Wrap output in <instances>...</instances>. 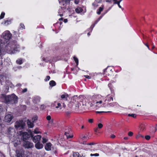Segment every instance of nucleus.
<instances>
[{
    "label": "nucleus",
    "instance_id": "obj_1",
    "mask_svg": "<svg viewBox=\"0 0 157 157\" xmlns=\"http://www.w3.org/2000/svg\"><path fill=\"white\" fill-rule=\"evenodd\" d=\"M3 97L5 100L4 102L6 104H13L17 102V97L14 94H12L11 95H8Z\"/></svg>",
    "mask_w": 157,
    "mask_h": 157
},
{
    "label": "nucleus",
    "instance_id": "obj_2",
    "mask_svg": "<svg viewBox=\"0 0 157 157\" xmlns=\"http://www.w3.org/2000/svg\"><path fill=\"white\" fill-rule=\"evenodd\" d=\"M25 124L22 120H19L17 121L15 123V127L16 128H20L22 129L24 128Z\"/></svg>",
    "mask_w": 157,
    "mask_h": 157
},
{
    "label": "nucleus",
    "instance_id": "obj_3",
    "mask_svg": "<svg viewBox=\"0 0 157 157\" xmlns=\"http://www.w3.org/2000/svg\"><path fill=\"white\" fill-rule=\"evenodd\" d=\"M30 136L33 142L34 143H38L40 142L41 138V136L39 135H37L34 136L32 132L30 133Z\"/></svg>",
    "mask_w": 157,
    "mask_h": 157
},
{
    "label": "nucleus",
    "instance_id": "obj_4",
    "mask_svg": "<svg viewBox=\"0 0 157 157\" xmlns=\"http://www.w3.org/2000/svg\"><path fill=\"white\" fill-rule=\"evenodd\" d=\"M68 95L67 94H64L62 95L61 96V98L62 99L65 98V99L60 100L61 102V103H62V102H63L62 103V106L64 108H65V107H66V105L63 102V101L64 100H65V101H67V98H68Z\"/></svg>",
    "mask_w": 157,
    "mask_h": 157
},
{
    "label": "nucleus",
    "instance_id": "obj_5",
    "mask_svg": "<svg viewBox=\"0 0 157 157\" xmlns=\"http://www.w3.org/2000/svg\"><path fill=\"white\" fill-rule=\"evenodd\" d=\"M13 118V116L11 114H7L5 117L4 120L5 122L9 123Z\"/></svg>",
    "mask_w": 157,
    "mask_h": 157
},
{
    "label": "nucleus",
    "instance_id": "obj_6",
    "mask_svg": "<svg viewBox=\"0 0 157 157\" xmlns=\"http://www.w3.org/2000/svg\"><path fill=\"white\" fill-rule=\"evenodd\" d=\"M24 146L25 148H31L33 147L34 145L33 143L29 141H25L24 143Z\"/></svg>",
    "mask_w": 157,
    "mask_h": 157
},
{
    "label": "nucleus",
    "instance_id": "obj_7",
    "mask_svg": "<svg viewBox=\"0 0 157 157\" xmlns=\"http://www.w3.org/2000/svg\"><path fill=\"white\" fill-rule=\"evenodd\" d=\"M21 134L22 135L21 139L24 141H25L30 137L29 135L26 132H23Z\"/></svg>",
    "mask_w": 157,
    "mask_h": 157
},
{
    "label": "nucleus",
    "instance_id": "obj_8",
    "mask_svg": "<svg viewBox=\"0 0 157 157\" xmlns=\"http://www.w3.org/2000/svg\"><path fill=\"white\" fill-rule=\"evenodd\" d=\"M2 36L4 39L6 40H9L11 37V34L9 32L7 31L5 33H3L2 34Z\"/></svg>",
    "mask_w": 157,
    "mask_h": 157
},
{
    "label": "nucleus",
    "instance_id": "obj_9",
    "mask_svg": "<svg viewBox=\"0 0 157 157\" xmlns=\"http://www.w3.org/2000/svg\"><path fill=\"white\" fill-rule=\"evenodd\" d=\"M35 146L36 149H42L43 147V145L42 144H41L40 142L37 143L35 144Z\"/></svg>",
    "mask_w": 157,
    "mask_h": 157
},
{
    "label": "nucleus",
    "instance_id": "obj_10",
    "mask_svg": "<svg viewBox=\"0 0 157 157\" xmlns=\"http://www.w3.org/2000/svg\"><path fill=\"white\" fill-rule=\"evenodd\" d=\"M51 144L50 143L46 144L45 147V149L47 151L50 150L51 149Z\"/></svg>",
    "mask_w": 157,
    "mask_h": 157
},
{
    "label": "nucleus",
    "instance_id": "obj_11",
    "mask_svg": "<svg viewBox=\"0 0 157 157\" xmlns=\"http://www.w3.org/2000/svg\"><path fill=\"white\" fill-rule=\"evenodd\" d=\"M17 157H22V153L21 151H16Z\"/></svg>",
    "mask_w": 157,
    "mask_h": 157
},
{
    "label": "nucleus",
    "instance_id": "obj_12",
    "mask_svg": "<svg viewBox=\"0 0 157 157\" xmlns=\"http://www.w3.org/2000/svg\"><path fill=\"white\" fill-rule=\"evenodd\" d=\"M40 98L39 97H36L34 98L33 100L34 103H37L39 102L40 101Z\"/></svg>",
    "mask_w": 157,
    "mask_h": 157
},
{
    "label": "nucleus",
    "instance_id": "obj_13",
    "mask_svg": "<svg viewBox=\"0 0 157 157\" xmlns=\"http://www.w3.org/2000/svg\"><path fill=\"white\" fill-rule=\"evenodd\" d=\"M27 124L28 127L30 128H32L34 126V124L32 122H31L30 121L28 120L27 121Z\"/></svg>",
    "mask_w": 157,
    "mask_h": 157
},
{
    "label": "nucleus",
    "instance_id": "obj_14",
    "mask_svg": "<svg viewBox=\"0 0 157 157\" xmlns=\"http://www.w3.org/2000/svg\"><path fill=\"white\" fill-rule=\"evenodd\" d=\"M82 9L80 7H78L75 10L76 12L78 13H79L82 11Z\"/></svg>",
    "mask_w": 157,
    "mask_h": 157
},
{
    "label": "nucleus",
    "instance_id": "obj_15",
    "mask_svg": "<svg viewBox=\"0 0 157 157\" xmlns=\"http://www.w3.org/2000/svg\"><path fill=\"white\" fill-rule=\"evenodd\" d=\"M56 108L57 109L59 108L60 109H62L63 107H62L61 103L60 102L58 103L57 104V106H56Z\"/></svg>",
    "mask_w": 157,
    "mask_h": 157
},
{
    "label": "nucleus",
    "instance_id": "obj_16",
    "mask_svg": "<svg viewBox=\"0 0 157 157\" xmlns=\"http://www.w3.org/2000/svg\"><path fill=\"white\" fill-rule=\"evenodd\" d=\"M49 84L51 86H53L56 85V82L52 80L50 82Z\"/></svg>",
    "mask_w": 157,
    "mask_h": 157
},
{
    "label": "nucleus",
    "instance_id": "obj_17",
    "mask_svg": "<svg viewBox=\"0 0 157 157\" xmlns=\"http://www.w3.org/2000/svg\"><path fill=\"white\" fill-rule=\"evenodd\" d=\"M16 62L17 63L19 64H21L22 63V59H20L17 60Z\"/></svg>",
    "mask_w": 157,
    "mask_h": 157
},
{
    "label": "nucleus",
    "instance_id": "obj_18",
    "mask_svg": "<svg viewBox=\"0 0 157 157\" xmlns=\"http://www.w3.org/2000/svg\"><path fill=\"white\" fill-rule=\"evenodd\" d=\"M73 156L74 157H81L79 153L77 152L74 153L73 154Z\"/></svg>",
    "mask_w": 157,
    "mask_h": 157
},
{
    "label": "nucleus",
    "instance_id": "obj_19",
    "mask_svg": "<svg viewBox=\"0 0 157 157\" xmlns=\"http://www.w3.org/2000/svg\"><path fill=\"white\" fill-rule=\"evenodd\" d=\"M103 8L101 7H100L99 9V11L97 12L98 14H100L101 13V11H102Z\"/></svg>",
    "mask_w": 157,
    "mask_h": 157
},
{
    "label": "nucleus",
    "instance_id": "obj_20",
    "mask_svg": "<svg viewBox=\"0 0 157 157\" xmlns=\"http://www.w3.org/2000/svg\"><path fill=\"white\" fill-rule=\"evenodd\" d=\"M48 141V140L46 139L43 137L42 138V142L43 144L47 142Z\"/></svg>",
    "mask_w": 157,
    "mask_h": 157
},
{
    "label": "nucleus",
    "instance_id": "obj_21",
    "mask_svg": "<svg viewBox=\"0 0 157 157\" xmlns=\"http://www.w3.org/2000/svg\"><path fill=\"white\" fill-rule=\"evenodd\" d=\"M73 58H74V59L77 65H78V59L77 58L75 57H73Z\"/></svg>",
    "mask_w": 157,
    "mask_h": 157
},
{
    "label": "nucleus",
    "instance_id": "obj_22",
    "mask_svg": "<svg viewBox=\"0 0 157 157\" xmlns=\"http://www.w3.org/2000/svg\"><path fill=\"white\" fill-rule=\"evenodd\" d=\"M37 116H35L33 117L32 118V121L33 122H34L37 119Z\"/></svg>",
    "mask_w": 157,
    "mask_h": 157
},
{
    "label": "nucleus",
    "instance_id": "obj_23",
    "mask_svg": "<svg viewBox=\"0 0 157 157\" xmlns=\"http://www.w3.org/2000/svg\"><path fill=\"white\" fill-rule=\"evenodd\" d=\"M38 129L37 128H36L34 130L33 132L36 134L39 133L40 132L39 131H38Z\"/></svg>",
    "mask_w": 157,
    "mask_h": 157
},
{
    "label": "nucleus",
    "instance_id": "obj_24",
    "mask_svg": "<svg viewBox=\"0 0 157 157\" xmlns=\"http://www.w3.org/2000/svg\"><path fill=\"white\" fill-rule=\"evenodd\" d=\"M128 116H131V117H132L134 118L136 117V114H129L128 115Z\"/></svg>",
    "mask_w": 157,
    "mask_h": 157
},
{
    "label": "nucleus",
    "instance_id": "obj_25",
    "mask_svg": "<svg viewBox=\"0 0 157 157\" xmlns=\"http://www.w3.org/2000/svg\"><path fill=\"white\" fill-rule=\"evenodd\" d=\"M5 15V13L4 12H2L0 18V19L3 18Z\"/></svg>",
    "mask_w": 157,
    "mask_h": 157
},
{
    "label": "nucleus",
    "instance_id": "obj_26",
    "mask_svg": "<svg viewBox=\"0 0 157 157\" xmlns=\"http://www.w3.org/2000/svg\"><path fill=\"white\" fill-rule=\"evenodd\" d=\"M75 109H78V108L79 107V105H78V103H77L75 105Z\"/></svg>",
    "mask_w": 157,
    "mask_h": 157
},
{
    "label": "nucleus",
    "instance_id": "obj_27",
    "mask_svg": "<svg viewBox=\"0 0 157 157\" xmlns=\"http://www.w3.org/2000/svg\"><path fill=\"white\" fill-rule=\"evenodd\" d=\"M145 138L147 140H149L150 138V136L147 135L145 136Z\"/></svg>",
    "mask_w": 157,
    "mask_h": 157
},
{
    "label": "nucleus",
    "instance_id": "obj_28",
    "mask_svg": "<svg viewBox=\"0 0 157 157\" xmlns=\"http://www.w3.org/2000/svg\"><path fill=\"white\" fill-rule=\"evenodd\" d=\"M90 155L91 156H98L99 155L98 154V153H96V154H91Z\"/></svg>",
    "mask_w": 157,
    "mask_h": 157
},
{
    "label": "nucleus",
    "instance_id": "obj_29",
    "mask_svg": "<svg viewBox=\"0 0 157 157\" xmlns=\"http://www.w3.org/2000/svg\"><path fill=\"white\" fill-rule=\"evenodd\" d=\"M98 126L99 128H101L103 127V125L101 124H99L98 125Z\"/></svg>",
    "mask_w": 157,
    "mask_h": 157
},
{
    "label": "nucleus",
    "instance_id": "obj_30",
    "mask_svg": "<svg viewBox=\"0 0 157 157\" xmlns=\"http://www.w3.org/2000/svg\"><path fill=\"white\" fill-rule=\"evenodd\" d=\"M46 119L48 121H50L51 120V117L50 116L48 115Z\"/></svg>",
    "mask_w": 157,
    "mask_h": 157
},
{
    "label": "nucleus",
    "instance_id": "obj_31",
    "mask_svg": "<svg viewBox=\"0 0 157 157\" xmlns=\"http://www.w3.org/2000/svg\"><path fill=\"white\" fill-rule=\"evenodd\" d=\"M14 47H13V46H12V48H13L14 50L13 51H12V50H11V52H12V53H13L15 52H14V51H17V50L16 49H14Z\"/></svg>",
    "mask_w": 157,
    "mask_h": 157
},
{
    "label": "nucleus",
    "instance_id": "obj_32",
    "mask_svg": "<svg viewBox=\"0 0 157 157\" xmlns=\"http://www.w3.org/2000/svg\"><path fill=\"white\" fill-rule=\"evenodd\" d=\"M133 133L132 132H129L128 133V135L129 136H132L133 135Z\"/></svg>",
    "mask_w": 157,
    "mask_h": 157
},
{
    "label": "nucleus",
    "instance_id": "obj_33",
    "mask_svg": "<svg viewBox=\"0 0 157 157\" xmlns=\"http://www.w3.org/2000/svg\"><path fill=\"white\" fill-rule=\"evenodd\" d=\"M69 133L68 132H66L65 133V135L67 137V139L69 138Z\"/></svg>",
    "mask_w": 157,
    "mask_h": 157
},
{
    "label": "nucleus",
    "instance_id": "obj_34",
    "mask_svg": "<svg viewBox=\"0 0 157 157\" xmlns=\"http://www.w3.org/2000/svg\"><path fill=\"white\" fill-rule=\"evenodd\" d=\"M27 88H25L24 89H23L22 90V93H25V92H27Z\"/></svg>",
    "mask_w": 157,
    "mask_h": 157
},
{
    "label": "nucleus",
    "instance_id": "obj_35",
    "mask_svg": "<svg viewBox=\"0 0 157 157\" xmlns=\"http://www.w3.org/2000/svg\"><path fill=\"white\" fill-rule=\"evenodd\" d=\"M93 119H90L88 120V121L89 123H92L93 122Z\"/></svg>",
    "mask_w": 157,
    "mask_h": 157
},
{
    "label": "nucleus",
    "instance_id": "obj_36",
    "mask_svg": "<svg viewBox=\"0 0 157 157\" xmlns=\"http://www.w3.org/2000/svg\"><path fill=\"white\" fill-rule=\"evenodd\" d=\"M87 145H94L95 144V143L92 142L90 143H89L87 144Z\"/></svg>",
    "mask_w": 157,
    "mask_h": 157
},
{
    "label": "nucleus",
    "instance_id": "obj_37",
    "mask_svg": "<svg viewBox=\"0 0 157 157\" xmlns=\"http://www.w3.org/2000/svg\"><path fill=\"white\" fill-rule=\"evenodd\" d=\"M10 21H5V24H7V25H8V24H10Z\"/></svg>",
    "mask_w": 157,
    "mask_h": 157
},
{
    "label": "nucleus",
    "instance_id": "obj_38",
    "mask_svg": "<svg viewBox=\"0 0 157 157\" xmlns=\"http://www.w3.org/2000/svg\"><path fill=\"white\" fill-rule=\"evenodd\" d=\"M109 112V111H108V112H105V111H96V113H103V112Z\"/></svg>",
    "mask_w": 157,
    "mask_h": 157
},
{
    "label": "nucleus",
    "instance_id": "obj_39",
    "mask_svg": "<svg viewBox=\"0 0 157 157\" xmlns=\"http://www.w3.org/2000/svg\"><path fill=\"white\" fill-rule=\"evenodd\" d=\"M53 120H52L50 121L49 122V123L51 124H52L53 123Z\"/></svg>",
    "mask_w": 157,
    "mask_h": 157
},
{
    "label": "nucleus",
    "instance_id": "obj_40",
    "mask_svg": "<svg viewBox=\"0 0 157 157\" xmlns=\"http://www.w3.org/2000/svg\"><path fill=\"white\" fill-rule=\"evenodd\" d=\"M20 25L22 28L23 29H25V26L24 25V24L21 23L20 24Z\"/></svg>",
    "mask_w": 157,
    "mask_h": 157
},
{
    "label": "nucleus",
    "instance_id": "obj_41",
    "mask_svg": "<svg viewBox=\"0 0 157 157\" xmlns=\"http://www.w3.org/2000/svg\"><path fill=\"white\" fill-rule=\"evenodd\" d=\"M50 78V77L49 76H48L46 77V80H49Z\"/></svg>",
    "mask_w": 157,
    "mask_h": 157
},
{
    "label": "nucleus",
    "instance_id": "obj_42",
    "mask_svg": "<svg viewBox=\"0 0 157 157\" xmlns=\"http://www.w3.org/2000/svg\"><path fill=\"white\" fill-rule=\"evenodd\" d=\"M2 120L1 118V117H0V125H2Z\"/></svg>",
    "mask_w": 157,
    "mask_h": 157
},
{
    "label": "nucleus",
    "instance_id": "obj_43",
    "mask_svg": "<svg viewBox=\"0 0 157 157\" xmlns=\"http://www.w3.org/2000/svg\"><path fill=\"white\" fill-rule=\"evenodd\" d=\"M84 76L86 78H88V79H90V77L89 76H88V75H84Z\"/></svg>",
    "mask_w": 157,
    "mask_h": 157
},
{
    "label": "nucleus",
    "instance_id": "obj_44",
    "mask_svg": "<svg viewBox=\"0 0 157 157\" xmlns=\"http://www.w3.org/2000/svg\"><path fill=\"white\" fill-rule=\"evenodd\" d=\"M114 2V4H116L117 3V0H113Z\"/></svg>",
    "mask_w": 157,
    "mask_h": 157
},
{
    "label": "nucleus",
    "instance_id": "obj_45",
    "mask_svg": "<svg viewBox=\"0 0 157 157\" xmlns=\"http://www.w3.org/2000/svg\"><path fill=\"white\" fill-rule=\"evenodd\" d=\"M75 2L76 4H78V1L77 0H75Z\"/></svg>",
    "mask_w": 157,
    "mask_h": 157
},
{
    "label": "nucleus",
    "instance_id": "obj_46",
    "mask_svg": "<svg viewBox=\"0 0 157 157\" xmlns=\"http://www.w3.org/2000/svg\"><path fill=\"white\" fill-rule=\"evenodd\" d=\"M116 4H117V5H118V6H119V7L120 8H121V6H120V3H117Z\"/></svg>",
    "mask_w": 157,
    "mask_h": 157
},
{
    "label": "nucleus",
    "instance_id": "obj_47",
    "mask_svg": "<svg viewBox=\"0 0 157 157\" xmlns=\"http://www.w3.org/2000/svg\"><path fill=\"white\" fill-rule=\"evenodd\" d=\"M115 136L114 135H112L111 136V137L112 138H115Z\"/></svg>",
    "mask_w": 157,
    "mask_h": 157
},
{
    "label": "nucleus",
    "instance_id": "obj_48",
    "mask_svg": "<svg viewBox=\"0 0 157 157\" xmlns=\"http://www.w3.org/2000/svg\"><path fill=\"white\" fill-rule=\"evenodd\" d=\"M102 103V101H98L96 102V103H99L100 104H101Z\"/></svg>",
    "mask_w": 157,
    "mask_h": 157
},
{
    "label": "nucleus",
    "instance_id": "obj_49",
    "mask_svg": "<svg viewBox=\"0 0 157 157\" xmlns=\"http://www.w3.org/2000/svg\"><path fill=\"white\" fill-rule=\"evenodd\" d=\"M106 2H111V0H106Z\"/></svg>",
    "mask_w": 157,
    "mask_h": 157
},
{
    "label": "nucleus",
    "instance_id": "obj_50",
    "mask_svg": "<svg viewBox=\"0 0 157 157\" xmlns=\"http://www.w3.org/2000/svg\"><path fill=\"white\" fill-rule=\"evenodd\" d=\"M67 19H65L64 20V22H65V23H66V22H67Z\"/></svg>",
    "mask_w": 157,
    "mask_h": 157
},
{
    "label": "nucleus",
    "instance_id": "obj_51",
    "mask_svg": "<svg viewBox=\"0 0 157 157\" xmlns=\"http://www.w3.org/2000/svg\"><path fill=\"white\" fill-rule=\"evenodd\" d=\"M73 137V136L69 135V138H72Z\"/></svg>",
    "mask_w": 157,
    "mask_h": 157
},
{
    "label": "nucleus",
    "instance_id": "obj_52",
    "mask_svg": "<svg viewBox=\"0 0 157 157\" xmlns=\"http://www.w3.org/2000/svg\"><path fill=\"white\" fill-rule=\"evenodd\" d=\"M79 97L80 98H84V97H83L82 96V95H80L79 96Z\"/></svg>",
    "mask_w": 157,
    "mask_h": 157
},
{
    "label": "nucleus",
    "instance_id": "obj_53",
    "mask_svg": "<svg viewBox=\"0 0 157 157\" xmlns=\"http://www.w3.org/2000/svg\"><path fill=\"white\" fill-rule=\"evenodd\" d=\"M2 108H0V112L2 111Z\"/></svg>",
    "mask_w": 157,
    "mask_h": 157
},
{
    "label": "nucleus",
    "instance_id": "obj_54",
    "mask_svg": "<svg viewBox=\"0 0 157 157\" xmlns=\"http://www.w3.org/2000/svg\"><path fill=\"white\" fill-rule=\"evenodd\" d=\"M122 0H120L119 1L117 2V3H120V2L122 1Z\"/></svg>",
    "mask_w": 157,
    "mask_h": 157
},
{
    "label": "nucleus",
    "instance_id": "obj_55",
    "mask_svg": "<svg viewBox=\"0 0 157 157\" xmlns=\"http://www.w3.org/2000/svg\"><path fill=\"white\" fill-rule=\"evenodd\" d=\"M128 137H125L124 138V139H125V140H127L128 139Z\"/></svg>",
    "mask_w": 157,
    "mask_h": 157
},
{
    "label": "nucleus",
    "instance_id": "obj_56",
    "mask_svg": "<svg viewBox=\"0 0 157 157\" xmlns=\"http://www.w3.org/2000/svg\"><path fill=\"white\" fill-rule=\"evenodd\" d=\"M146 46L148 48V49H149V47H148V45H147V44H146Z\"/></svg>",
    "mask_w": 157,
    "mask_h": 157
},
{
    "label": "nucleus",
    "instance_id": "obj_57",
    "mask_svg": "<svg viewBox=\"0 0 157 157\" xmlns=\"http://www.w3.org/2000/svg\"><path fill=\"white\" fill-rule=\"evenodd\" d=\"M97 129H98L97 128H96V129H94V131H95V132H97Z\"/></svg>",
    "mask_w": 157,
    "mask_h": 157
},
{
    "label": "nucleus",
    "instance_id": "obj_58",
    "mask_svg": "<svg viewBox=\"0 0 157 157\" xmlns=\"http://www.w3.org/2000/svg\"><path fill=\"white\" fill-rule=\"evenodd\" d=\"M140 136L141 137H142V138H144V136H142L141 135H140Z\"/></svg>",
    "mask_w": 157,
    "mask_h": 157
},
{
    "label": "nucleus",
    "instance_id": "obj_59",
    "mask_svg": "<svg viewBox=\"0 0 157 157\" xmlns=\"http://www.w3.org/2000/svg\"><path fill=\"white\" fill-rule=\"evenodd\" d=\"M63 19V18H61L59 19V20H62Z\"/></svg>",
    "mask_w": 157,
    "mask_h": 157
},
{
    "label": "nucleus",
    "instance_id": "obj_60",
    "mask_svg": "<svg viewBox=\"0 0 157 157\" xmlns=\"http://www.w3.org/2000/svg\"><path fill=\"white\" fill-rule=\"evenodd\" d=\"M111 99L113 101V98L112 97L111 98Z\"/></svg>",
    "mask_w": 157,
    "mask_h": 157
},
{
    "label": "nucleus",
    "instance_id": "obj_61",
    "mask_svg": "<svg viewBox=\"0 0 157 157\" xmlns=\"http://www.w3.org/2000/svg\"><path fill=\"white\" fill-rule=\"evenodd\" d=\"M87 35L89 36L90 35V33H87Z\"/></svg>",
    "mask_w": 157,
    "mask_h": 157
},
{
    "label": "nucleus",
    "instance_id": "obj_62",
    "mask_svg": "<svg viewBox=\"0 0 157 157\" xmlns=\"http://www.w3.org/2000/svg\"><path fill=\"white\" fill-rule=\"evenodd\" d=\"M155 47V46L154 45V46H153L152 47V48H154Z\"/></svg>",
    "mask_w": 157,
    "mask_h": 157
},
{
    "label": "nucleus",
    "instance_id": "obj_63",
    "mask_svg": "<svg viewBox=\"0 0 157 157\" xmlns=\"http://www.w3.org/2000/svg\"><path fill=\"white\" fill-rule=\"evenodd\" d=\"M59 15L61 16H63V14H60Z\"/></svg>",
    "mask_w": 157,
    "mask_h": 157
},
{
    "label": "nucleus",
    "instance_id": "obj_64",
    "mask_svg": "<svg viewBox=\"0 0 157 157\" xmlns=\"http://www.w3.org/2000/svg\"><path fill=\"white\" fill-rule=\"evenodd\" d=\"M84 128V126H82V128Z\"/></svg>",
    "mask_w": 157,
    "mask_h": 157
}]
</instances>
